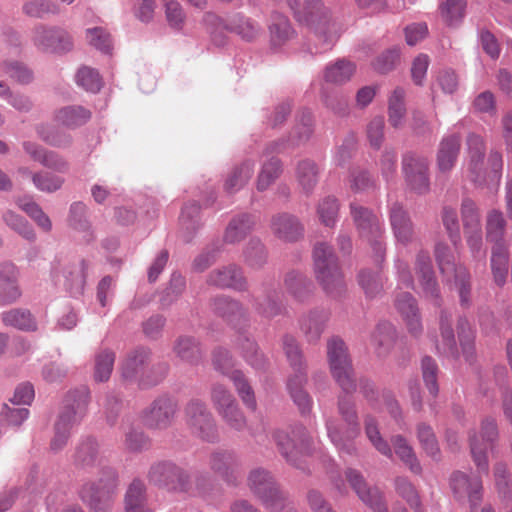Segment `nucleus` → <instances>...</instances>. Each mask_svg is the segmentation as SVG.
Returning a JSON list of instances; mask_svg holds the SVG:
<instances>
[{"label":"nucleus","instance_id":"nucleus-1","mask_svg":"<svg viewBox=\"0 0 512 512\" xmlns=\"http://www.w3.org/2000/svg\"><path fill=\"white\" fill-rule=\"evenodd\" d=\"M300 24L307 26L319 39L330 46L338 38V28L332 10L323 0H282Z\"/></svg>","mask_w":512,"mask_h":512},{"label":"nucleus","instance_id":"nucleus-2","mask_svg":"<svg viewBox=\"0 0 512 512\" xmlns=\"http://www.w3.org/2000/svg\"><path fill=\"white\" fill-rule=\"evenodd\" d=\"M312 256L315 279L324 293L332 299H341L347 287L333 247L323 241L317 242Z\"/></svg>","mask_w":512,"mask_h":512},{"label":"nucleus","instance_id":"nucleus-3","mask_svg":"<svg viewBox=\"0 0 512 512\" xmlns=\"http://www.w3.org/2000/svg\"><path fill=\"white\" fill-rule=\"evenodd\" d=\"M337 410L345 426L329 419L326 422L328 436L340 452L355 455L357 448L353 440L360 434V423L352 394L342 391L337 399Z\"/></svg>","mask_w":512,"mask_h":512},{"label":"nucleus","instance_id":"nucleus-4","mask_svg":"<svg viewBox=\"0 0 512 512\" xmlns=\"http://www.w3.org/2000/svg\"><path fill=\"white\" fill-rule=\"evenodd\" d=\"M89 401L90 391L85 386L66 395L64 406L54 425V436L51 440L54 451L61 450L67 444L72 428L85 415Z\"/></svg>","mask_w":512,"mask_h":512},{"label":"nucleus","instance_id":"nucleus-5","mask_svg":"<svg viewBox=\"0 0 512 512\" xmlns=\"http://www.w3.org/2000/svg\"><path fill=\"white\" fill-rule=\"evenodd\" d=\"M349 208L359 237L370 245L375 263L381 265L385 260L386 244L379 218L371 209L357 202H351Z\"/></svg>","mask_w":512,"mask_h":512},{"label":"nucleus","instance_id":"nucleus-6","mask_svg":"<svg viewBox=\"0 0 512 512\" xmlns=\"http://www.w3.org/2000/svg\"><path fill=\"white\" fill-rule=\"evenodd\" d=\"M327 359L334 381L346 394L357 390V382L352 358L346 343L337 336L327 341Z\"/></svg>","mask_w":512,"mask_h":512},{"label":"nucleus","instance_id":"nucleus-7","mask_svg":"<svg viewBox=\"0 0 512 512\" xmlns=\"http://www.w3.org/2000/svg\"><path fill=\"white\" fill-rule=\"evenodd\" d=\"M115 488V471L103 467L99 469L94 479L83 484L79 494L94 512H109L113 504Z\"/></svg>","mask_w":512,"mask_h":512},{"label":"nucleus","instance_id":"nucleus-8","mask_svg":"<svg viewBox=\"0 0 512 512\" xmlns=\"http://www.w3.org/2000/svg\"><path fill=\"white\" fill-rule=\"evenodd\" d=\"M272 437L282 456L292 465L303 469L300 458L308 454L310 449V436L307 429L297 424L289 430H276Z\"/></svg>","mask_w":512,"mask_h":512},{"label":"nucleus","instance_id":"nucleus-9","mask_svg":"<svg viewBox=\"0 0 512 512\" xmlns=\"http://www.w3.org/2000/svg\"><path fill=\"white\" fill-rule=\"evenodd\" d=\"M210 398L214 409L227 426L236 431L246 428L247 420L235 397L225 386L214 384L211 388Z\"/></svg>","mask_w":512,"mask_h":512},{"label":"nucleus","instance_id":"nucleus-10","mask_svg":"<svg viewBox=\"0 0 512 512\" xmlns=\"http://www.w3.org/2000/svg\"><path fill=\"white\" fill-rule=\"evenodd\" d=\"M434 253L441 273L446 276L453 275L461 304H469L471 285L470 275L466 267L455 264L450 248L445 243H437Z\"/></svg>","mask_w":512,"mask_h":512},{"label":"nucleus","instance_id":"nucleus-11","mask_svg":"<svg viewBox=\"0 0 512 512\" xmlns=\"http://www.w3.org/2000/svg\"><path fill=\"white\" fill-rule=\"evenodd\" d=\"M499 432L496 420L490 417L481 422L480 438L476 432L469 434L470 451L479 473H488V449H493L498 440Z\"/></svg>","mask_w":512,"mask_h":512},{"label":"nucleus","instance_id":"nucleus-12","mask_svg":"<svg viewBox=\"0 0 512 512\" xmlns=\"http://www.w3.org/2000/svg\"><path fill=\"white\" fill-rule=\"evenodd\" d=\"M402 172L408 187L423 195L430 190L429 161L426 157L408 151L402 156Z\"/></svg>","mask_w":512,"mask_h":512},{"label":"nucleus","instance_id":"nucleus-13","mask_svg":"<svg viewBox=\"0 0 512 512\" xmlns=\"http://www.w3.org/2000/svg\"><path fill=\"white\" fill-rule=\"evenodd\" d=\"M185 414L193 434L206 441H213L217 437L215 420L204 402L191 400L185 408Z\"/></svg>","mask_w":512,"mask_h":512},{"label":"nucleus","instance_id":"nucleus-14","mask_svg":"<svg viewBox=\"0 0 512 512\" xmlns=\"http://www.w3.org/2000/svg\"><path fill=\"white\" fill-rule=\"evenodd\" d=\"M258 498L270 512H295L272 475L260 469H258Z\"/></svg>","mask_w":512,"mask_h":512},{"label":"nucleus","instance_id":"nucleus-15","mask_svg":"<svg viewBox=\"0 0 512 512\" xmlns=\"http://www.w3.org/2000/svg\"><path fill=\"white\" fill-rule=\"evenodd\" d=\"M32 42L38 50L48 53L67 52L73 47L68 32L58 27L44 25H37L33 29Z\"/></svg>","mask_w":512,"mask_h":512},{"label":"nucleus","instance_id":"nucleus-16","mask_svg":"<svg viewBox=\"0 0 512 512\" xmlns=\"http://www.w3.org/2000/svg\"><path fill=\"white\" fill-rule=\"evenodd\" d=\"M450 486L458 501L468 500L471 512L482 501V481L479 476L468 475L461 471H455L450 478Z\"/></svg>","mask_w":512,"mask_h":512},{"label":"nucleus","instance_id":"nucleus-17","mask_svg":"<svg viewBox=\"0 0 512 512\" xmlns=\"http://www.w3.org/2000/svg\"><path fill=\"white\" fill-rule=\"evenodd\" d=\"M467 147L469 179L479 186L488 184L487 171L484 169L486 145L483 137L476 133H469L467 136Z\"/></svg>","mask_w":512,"mask_h":512},{"label":"nucleus","instance_id":"nucleus-18","mask_svg":"<svg viewBox=\"0 0 512 512\" xmlns=\"http://www.w3.org/2000/svg\"><path fill=\"white\" fill-rule=\"evenodd\" d=\"M176 412V401L168 396H161L144 411L143 421L149 428L166 429L173 423Z\"/></svg>","mask_w":512,"mask_h":512},{"label":"nucleus","instance_id":"nucleus-19","mask_svg":"<svg viewBox=\"0 0 512 512\" xmlns=\"http://www.w3.org/2000/svg\"><path fill=\"white\" fill-rule=\"evenodd\" d=\"M148 477L150 482L155 485L164 486L170 490H187L186 474L173 463L160 462L153 465Z\"/></svg>","mask_w":512,"mask_h":512},{"label":"nucleus","instance_id":"nucleus-20","mask_svg":"<svg viewBox=\"0 0 512 512\" xmlns=\"http://www.w3.org/2000/svg\"><path fill=\"white\" fill-rule=\"evenodd\" d=\"M389 221L396 240L407 245L415 239L414 223L408 211L399 202H394L389 207Z\"/></svg>","mask_w":512,"mask_h":512},{"label":"nucleus","instance_id":"nucleus-21","mask_svg":"<svg viewBox=\"0 0 512 512\" xmlns=\"http://www.w3.org/2000/svg\"><path fill=\"white\" fill-rule=\"evenodd\" d=\"M415 269L419 276L425 296L433 300L436 305H440L439 286L434 275L431 258L428 252H418L416 256Z\"/></svg>","mask_w":512,"mask_h":512},{"label":"nucleus","instance_id":"nucleus-22","mask_svg":"<svg viewBox=\"0 0 512 512\" xmlns=\"http://www.w3.org/2000/svg\"><path fill=\"white\" fill-rule=\"evenodd\" d=\"M271 230L282 241L296 242L303 238L304 226L300 220L292 214L280 213L272 217Z\"/></svg>","mask_w":512,"mask_h":512},{"label":"nucleus","instance_id":"nucleus-23","mask_svg":"<svg viewBox=\"0 0 512 512\" xmlns=\"http://www.w3.org/2000/svg\"><path fill=\"white\" fill-rule=\"evenodd\" d=\"M284 287L287 293L300 303L309 301L314 294L312 280L298 269L289 270L285 274Z\"/></svg>","mask_w":512,"mask_h":512},{"label":"nucleus","instance_id":"nucleus-24","mask_svg":"<svg viewBox=\"0 0 512 512\" xmlns=\"http://www.w3.org/2000/svg\"><path fill=\"white\" fill-rule=\"evenodd\" d=\"M461 150V136L457 133L443 137L439 143L436 163L440 172L453 169Z\"/></svg>","mask_w":512,"mask_h":512},{"label":"nucleus","instance_id":"nucleus-25","mask_svg":"<svg viewBox=\"0 0 512 512\" xmlns=\"http://www.w3.org/2000/svg\"><path fill=\"white\" fill-rule=\"evenodd\" d=\"M395 307L406 322L409 332L418 337L422 333V324L414 297L408 292L398 293Z\"/></svg>","mask_w":512,"mask_h":512},{"label":"nucleus","instance_id":"nucleus-26","mask_svg":"<svg viewBox=\"0 0 512 512\" xmlns=\"http://www.w3.org/2000/svg\"><path fill=\"white\" fill-rule=\"evenodd\" d=\"M321 169L312 159L305 158L297 162L295 177L302 192L306 195L312 194L319 182Z\"/></svg>","mask_w":512,"mask_h":512},{"label":"nucleus","instance_id":"nucleus-27","mask_svg":"<svg viewBox=\"0 0 512 512\" xmlns=\"http://www.w3.org/2000/svg\"><path fill=\"white\" fill-rule=\"evenodd\" d=\"M329 313L324 309H313L301 320V330L309 343H317L324 332Z\"/></svg>","mask_w":512,"mask_h":512},{"label":"nucleus","instance_id":"nucleus-28","mask_svg":"<svg viewBox=\"0 0 512 512\" xmlns=\"http://www.w3.org/2000/svg\"><path fill=\"white\" fill-rule=\"evenodd\" d=\"M207 282L220 288L232 287L242 290L246 287L245 278L241 270L235 265H229L212 271L208 276Z\"/></svg>","mask_w":512,"mask_h":512},{"label":"nucleus","instance_id":"nucleus-29","mask_svg":"<svg viewBox=\"0 0 512 512\" xmlns=\"http://www.w3.org/2000/svg\"><path fill=\"white\" fill-rule=\"evenodd\" d=\"M306 382V372L291 375L287 382L289 394L302 415L309 414L312 409V399L303 388Z\"/></svg>","mask_w":512,"mask_h":512},{"label":"nucleus","instance_id":"nucleus-30","mask_svg":"<svg viewBox=\"0 0 512 512\" xmlns=\"http://www.w3.org/2000/svg\"><path fill=\"white\" fill-rule=\"evenodd\" d=\"M345 476L351 488L365 505L379 499V496L383 494L377 487L369 486L362 473L356 469L348 468L345 471Z\"/></svg>","mask_w":512,"mask_h":512},{"label":"nucleus","instance_id":"nucleus-31","mask_svg":"<svg viewBox=\"0 0 512 512\" xmlns=\"http://www.w3.org/2000/svg\"><path fill=\"white\" fill-rule=\"evenodd\" d=\"M200 206L195 201L184 204L180 217V233L185 241H189L200 228Z\"/></svg>","mask_w":512,"mask_h":512},{"label":"nucleus","instance_id":"nucleus-32","mask_svg":"<svg viewBox=\"0 0 512 512\" xmlns=\"http://www.w3.org/2000/svg\"><path fill=\"white\" fill-rule=\"evenodd\" d=\"M396 340V330L389 322L379 323L372 334V344L379 358H385Z\"/></svg>","mask_w":512,"mask_h":512},{"label":"nucleus","instance_id":"nucleus-33","mask_svg":"<svg viewBox=\"0 0 512 512\" xmlns=\"http://www.w3.org/2000/svg\"><path fill=\"white\" fill-rule=\"evenodd\" d=\"M270 40L274 46H282L295 36V31L285 15L275 12L269 24Z\"/></svg>","mask_w":512,"mask_h":512},{"label":"nucleus","instance_id":"nucleus-34","mask_svg":"<svg viewBox=\"0 0 512 512\" xmlns=\"http://www.w3.org/2000/svg\"><path fill=\"white\" fill-rule=\"evenodd\" d=\"M451 322L452 315L448 311L442 310L440 314V332L442 342L440 345H437L436 348L442 354L457 357V343Z\"/></svg>","mask_w":512,"mask_h":512},{"label":"nucleus","instance_id":"nucleus-35","mask_svg":"<svg viewBox=\"0 0 512 512\" xmlns=\"http://www.w3.org/2000/svg\"><path fill=\"white\" fill-rule=\"evenodd\" d=\"M24 150L30 157L40 162L42 165L58 171H64L67 168L66 161L54 152H47L39 145L32 142L23 143Z\"/></svg>","mask_w":512,"mask_h":512},{"label":"nucleus","instance_id":"nucleus-36","mask_svg":"<svg viewBox=\"0 0 512 512\" xmlns=\"http://www.w3.org/2000/svg\"><path fill=\"white\" fill-rule=\"evenodd\" d=\"M466 8V0H445L439 5V13L447 26L456 27L463 21Z\"/></svg>","mask_w":512,"mask_h":512},{"label":"nucleus","instance_id":"nucleus-37","mask_svg":"<svg viewBox=\"0 0 512 512\" xmlns=\"http://www.w3.org/2000/svg\"><path fill=\"white\" fill-rule=\"evenodd\" d=\"M149 360V352L139 349L128 355L122 364V375L131 379L140 376L142 379L146 372V365Z\"/></svg>","mask_w":512,"mask_h":512},{"label":"nucleus","instance_id":"nucleus-38","mask_svg":"<svg viewBox=\"0 0 512 512\" xmlns=\"http://www.w3.org/2000/svg\"><path fill=\"white\" fill-rule=\"evenodd\" d=\"M125 512H151L146 506L145 485L140 480H134L125 495Z\"/></svg>","mask_w":512,"mask_h":512},{"label":"nucleus","instance_id":"nucleus-39","mask_svg":"<svg viewBox=\"0 0 512 512\" xmlns=\"http://www.w3.org/2000/svg\"><path fill=\"white\" fill-rule=\"evenodd\" d=\"M404 98V89L397 87L394 89L388 101V121L389 124L395 129H399L403 126V122L406 116Z\"/></svg>","mask_w":512,"mask_h":512},{"label":"nucleus","instance_id":"nucleus-40","mask_svg":"<svg viewBox=\"0 0 512 512\" xmlns=\"http://www.w3.org/2000/svg\"><path fill=\"white\" fill-rule=\"evenodd\" d=\"M90 117V111L82 106H67L57 111L55 120L58 124L73 128L85 124Z\"/></svg>","mask_w":512,"mask_h":512},{"label":"nucleus","instance_id":"nucleus-41","mask_svg":"<svg viewBox=\"0 0 512 512\" xmlns=\"http://www.w3.org/2000/svg\"><path fill=\"white\" fill-rule=\"evenodd\" d=\"M211 469L226 481H230L233 471L240 465V460L229 452H215L211 455Z\"/></svg>","mask_w":512,"mask_h":512},{"label":"nucleus","instance_id":"nucleus-42","mask_svg":"<svg viewBox=\"0 0 512 512\" xmlns=\"http://www.w3.org/2000/svg\"><path fill=\"white\" fill-rule=\"evenodd\" d=\"M392 443L396 455L401 461L415 474H420L422 467L414 453L413 448L408 444L407 440L401 436L396 435L392 438Z\"/></svg>","mask_w":512,"mask_h":512},{"label":"nucleus","instance_id":"nucleus-43","mask_svg":"<svg viewBox=\"0 0 512 512\" xmlns=\"http://www.w3.org/2000/svg\"><path fill=\"white\" fill-rule=\"evenodd\" d=\"M355 65L345 59H340L325 69L324 78L327 82L342 84L350 80L355 72Z\"/></svg>","mask_w":512,"mask_h":512},{"label":"nucleus","instance_id":"nucleus-44","mask_svg":"<svg viewBox=\"0 0 512 512\" xmlns=\"http://www.w3.org/2000/svg\"><path fill=\"white\" fill-rule=\"evenodd\" d=\"M174 351L181 360L190 364L197 363L201 358L199 344L192 337H179L175 343Z\"/></svg>","mask_w":512,"mask_h":512},{"label":"nucleus","instance_id":"nucleus-45","mask_svg":"<svg viewBox=\"0 0 512 512\" xmlns=\"http://www.w3.org/2000/svg\"><path fill=\"white\" fill-rule=\"evenodd\" d=\"M253 224L252 217L246 215L233 219L226 229L225 241L235 243L245 239L252 231Z\"/></svg>","mask_w":512,"mask_h":512},{"label":"nucleus","instance_id":"nucleus-46","mask_svg":"<svg viewBox=\"0 0 512 512\" xmlns=\"http://www.w3.org/2000/svg\"><path fill=\"white\" fill-rule=\"evenodd\" d=\"M2 321L6 326L20 330L32 331L36 329V322L28 310L12 309L2 313Z\"/></svg>","mask_w":512,"mask_h":512},{"label":"nucleus","instance_id":"nucleus-47","mask_svg":"<svg viewBox=\"0 0 512 512\" xmlns=\"http://www.w3.org/2000/svg\"><path fill=\"white\" fill-rule=\"evenodd\" d=\"M230 379L233 381L235 389L242 402L250 409H256L255 393L252 385L240 370L232 371Z\"/></svg>","mask_w":512,"mask_h":512},{"label":"nucleus","instance_id":"nucleus-48","mask_svg":"<svg viewBox=\"0 0 512 512\" xmlns=\"http://www.w3.org/2000/svg\"><path fill=\"white\" fill-rule=\"evenodd\" d=\"M507 222L500 210L493 209L486 216V239L487 241H499L504 238Z\"/></svg>","mask_w":512,"mask_h":512},{"label":"nucleus","instance_id":"nucleus-49","mask_svg":"<svg viewBox=\"0 0 512 512\" xmlns=\"http://www.w3.org/2000/svg\"><path fill=\"white\" fill-rule=\"evenodd\" d=\"M358 283L368 298H375L383 291V279L379 272L362 269L358 274Z\"/></svg>","mask_w":512,"mask_h":512},{"label":"nucleus","instance_id":"nucleus-50","mask_svg":"<svg viewBox=\"0 0 512 512\" xmlns=\"http://www.w3.org/2000/svg\"><path fill=\"white\" fill-rule=\"evenodd\" d=\"M253 165L244 163L233 169L227 176L224 188L228 193H235L240 190L252 177Z\"/></svg>","mask_w":512,"mask_h":512},{"label":"nucleus","instance_id":"nucleus-51","mask_svg":"<svg viewBox=\"0 0 512 512\" xmlns=\"http://www.w3.org/2000/svg\"><path fill=\"white\" fill-rule=\"evenodd\" d=\"M282 163L278 157L272 156L262 165L258 175V190L268 188L282 173Z\"/></svg>","mask_w":512,"mask_h":512},{"label":"nucleus","instance_id":"nucleus-52","mask_svg":"<svg viewBox=\"0 0 512 512\" xmlns=\"http://www.w3.org/2000/svg\"><path fill=\"white\" fill-rule=\"evenodd\" d=\"M460 212L464 231L482 228L480 210L471 198L462 200Z\"/></svg>","mask_w":512,"mask_h":512},{"label":"nucleus","instance_id":"nucleus-53","mask_svg":"<svg viewBox=\"0 0 512 512\" xmlns=\"http://www.w3.org/2000/svg\"><path fill=\"white\" fill-rule=\"evenodd\" d=\"M395 488L397 493L406 500L414 512H424L418 492L407 478L397 477L395 479Z\"/></svg>","mask_w":512,"mask_h":512},{"label":"nucleus","instance_id":"nucleus-54","mask_svg":"<svg viewBox=\"0 0 512 512\" xmlns=\"http://www.w3.org/2000/svg\"><path fill=\"white\" fill-rule=\"evenodd\" d=\"M282 343L284 352L294 370V374L306 372L302 352L295 337L291 335H285L283 337Z\"/></svg>","mask_w":512,"mask_h":512},{"label":"nucleus","instance_id":"nucleus-55","mask_svg":"<svg viewBox=\"0 0 512 512\" xmlns=\"http://www.w3.org/2000/svg\"><path fill=\"white\" fill-rule=\"evenodd\" d=\"M340 204L334 196L323 198L318 206L317 213L322 224L327 227H333L336 224L339 214Z\"/></svg>","mask_w":512,"mask_h":512},{"label":"nucleus","instance_id":"nucleus-56","mask_svg":"<svg viewBox=\"0 0 512 512\" xmlns=\"http://www.w3.org/2000/svg\"><path fill=\"white\" fill-rule=\"evenodd\" d=\"M115 355L110 350H103L95 357L94 380L97 382L107 381L112 373Z\"/></svg>","mask_w":512,"mask_h":512},{"label":"nucleus","instance_id":"nucleus-57","mask_svg":"<svg viewBox=\"0 0 512 512\" xmlns=\"http://www.w3.org/2000/svg\"><path fill=\"white\" fill-rule=\"evenodd\" d=\"M365 424V433L370 440V442L373 444V446L383 455L391 457L392 456V450L385 441L379 432L378 425L376 419L371 415H366L364 419Z\"/></svg>","mask_w":512,"mask_h":512},{"label":"nucleus","instance_id":"nucleus-58","mask_svg":"<svg viewBox=\"0 0 512 512\" xmlns=\"http://www.w3.org/2000/svg\"><path fill=\"white\" fill-rule=\"evenodd\" d=\"M293 133L298 144L305 143L312 137L314 133V119L310 110L303 109L299 113Z\"/></svg>","mask_w":512,"mask_h":512},{"label":"nucleus","instance_id":"nucleus-59","mask_svg":"<svg viewBox=\"0 0 512 512\" xmlns=\"http://www.w3.org/2000/svg\"><path fill=\"white\" fill-rule=\"evenodd\" d=\"M417 437L427 455L437 459L440 455V449L432 427L426 423L418 424Z\"/></svg>","mask_w":512,"mask_h":512},{"label":"nucleus","instance_id":"nucleus-60","mask_svg":"<svg viewBox=\"0 0 512 512\" xmlns=\"http://www.w3.org/2000/svg\"><path fill=\"white\" fill-rule=\"evenodd\" d=\"M17 203L19 208L27 213L41 229L46 232L51 230L52 223L49 217L43 212L37 203L28 198L19 199Z\"/></svg>","mask_w":512,"mask_h":512},{"label":"nucleus","instance_id":"nucleus-61","mask_svg":"<svg viewBox=\"0 0 512 512\" xmlns=\"http://www.w3.org/2000/svg\"><path fill=\"white\" fill-rule=\"evenodd\" d=\"M24 13L33 18H45L49 15H55L59 12V7L52 1L32 0L23 6Z\"/></svg>","mask_w":512,"mask_h":512},{"label":"nucleus","instance_id":"nucleus-62","mask_svg":"<svg viewBox=\"0 0 512 512\" xmlns=\"http://www.w3.org/2000/svg\"><path fill=\"white\" fill-rule=\"evenodd\" d=\"M421 370L423 381L432 396H436L439 391L438 379V365L430 356H425L421 360Z\"/></svg>","mask_w":512,"mask_h":512},{"label":"nucleus","instance_id":"nucleus-63","mask_svg":"<svg viewBox=\"0 0 512 512\" xmlns=\"http://www.w3.org/2000/svg\"><path fill=\"white\" fill-rule=\"evenodd\" d=\"M441 219L451 242L454 245H457L461 241V235L458 214L456 210L449 206L443 207L441 211Z\"/></svg>","mask_w":512,"mask_h":512},{"label":"nucleus","instance_id":"nucleus-64","mask_svg":"<svg viewBox=\"0 0 512 512\" xmlns=\"http://www.w3.org/2000/svg\"><path fill=\"white\" fill-rule=\"evenodd\" d=\"M380 173L386 182H391L397 175V153L393 148H386L377 162Z\"/></svg>","mask_w":512,"mask_h":512}]
</instances>
